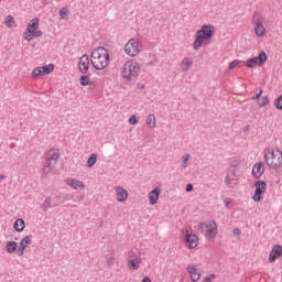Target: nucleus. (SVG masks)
<instances>
[{
    "instance_id": "f257e3e1",
    "label": "nucleus",
    "mask_w": 282,
    "mask_h": 282,
    "mask_svg": "<svg viewBox=\"0 0 282 282\" xmlns=\"http://www.w3.org/2000/svg\"><path fill=\"white\" fill-rule=\"evenodd\" d=\"M215 37V26L213 24H204L195 33V40L193 42V50L197 52L200 47L210 45Z\"/></svg>"
},
{
    "instance_id": "f03ea898",
    "label": "nucleus",
    "mask_w": 282,
    "mask_h": 282,
    "mask_svg": "<svg viewBox=\"0 0 282 282\" xmlns=\"http://www.w3.org/2000/svg\"><path fill=\"white\" fill-rule=\"evenodd\" d=\"M109 50L105 48L104 46L93 50L90 54V63L94 69H97V72L107 69V67H109Z\"/></svg>"
},
{
    "instance_id": "7ed1b4c3",
    "label": "nucleus",
    "mask_w": 282,
    "mask_h": 282,
    "mask_svg": "<svg viewBox=\"0 0 282 282\" xmlns=\"http://www.w3.org/2000/svg\"><path fill=\"white\" fill-rule=\"evenodd\" d=\"M142 67L135 59H130L121 67V79L126 83H133L138 76H140Z\"/></svg>"
},
{
    "instance_id": "20e7f679",
    "label": "nucleus",
    "mask_w": 282,
    "mask_h": 282,
    "mask_svg": "<svg viewBox=\"0 0 282 282\" xmlns=\"http://www.w3.org/2000/svg\"><path fill=\"white\" fill-rule=\"evenodd\" d=\"M41 20L39 18H33L29 21L26 29L22 35V39L30 43L32 39H41L43 36V31H41Z\"/></svg>"
},
{
    "instance_id": "39448f33",
    "label": "nucleus",
    "mask_w": 282,
    "mask_h": 282,
    "mask_svg": "<svg viewBox=\"0 0 282 282\" xmlns=\"http://www.w3.org/2000/svg\"><path fill=\"white\" fill-rule=\"evenodd\" d=\"M264 161L267 163V166L269 169H272L273 171H276L278 169H281L282 166V151L276 149H267L264 151Z\"/></svg>"
},
{
    "instance_id": "423d86ee",
    "label": "nucleus",
    "mask_w": 282,
    "mask_h": 282,
    "mask_svg": "<svg viewBox=\"0 0 282 282\" xmlns=\"http://www.w3.org/2000/svg\"><path fill=\"white\" fill-rule=\"evenodd\" d=\"M61 158V151L56 148L50 149L46 153V165L43 167V172L48 174L54 171V166L58 163Z\"/></svg>"
},
{
    "instance_id": "0eeeda50",
    "label": "nucleus",
    "mask_w": 282,
    "mask_h": 282,
    "mask_svg": "<svg viewBox=\"0 0 282 282\" xmlns=\"http://www.w3.org/2000/svg\"><path fill=\"white\" fill-rule=\"evenodd\" d=\"M142 52V42L138 37L130 39L124 45V54L130 58H135Z\"/></svg>"
},
{
    "instance_id": "6e6552de",
    "label": "nucleus",
    "mask_w": 282,
    "mask_h": 282,
    "mask_svg": "<svg viewBox=\"0 0 282 282\" xmlns=\"http://www.w3.org/2000/svg\"><path fill=\"white\" fill-rule=\"evenodd\" d=\"M198 230H202V232H205V237L206 239H208V241H213L217 237V232H218L217 223L215 220L200 223L198 225Z\"/></svg>"
},
{
    "instance_id": "1a4fd4ad",
    "label": "nucleus",
    "mask_w": 282,
    "mask_h": 282,
    "mask_svg": "<svg viewBox=\"0 0 282 282\" xmlns=\"http://www.w3.org/2000/svg\"><path fill=\"white\" fill-rule=\"evenodd\" d=\"M181 237L185 243V247L188 250H194V248H197V246H199V237H197V235L193 234V231H191V228H184L182 230Z\"/></svg>"
},
{
    "instance_id": "9d476101",
    "label": "nucleus",
    "mask_w": 282,
    "mask_h": 282,
    "mask_svg": "<svg viewBox=\"0 0 282 282\" xmlns=\"http://www.w3.org/2000/svg\"><path fill=\"white\" fill-rule=\"evenodd\" d=\"M252 25L257 36H264L265 26H263V17L259 12H254L252 15Z\"/></svg>"
},
{
    "instance_id": "9b49d317",
    "label": "nucleus",
    "mask_w": 282,
    "mask_h": 282,
    "mask_svg": "<svg viewBox=\"0 0 282 282\" xmlns=\"http://www.w3.org/2000/svg\"><path fill=\"white\" fill-rule=\"evenodd\" d=\"M256 192L253 195V202H261L262 194L265 193L268 188V183L265 181H258L254 183Z\"/></svg>"
},
{
    "instance_id": "f8f14e48",
    "label": "nucleus",
    "mask_w": 282,
    "mask_h": 282,
    "mask_svg": "<svg viewBox=\"0 0 282 282\" xmlns=\"http://www.w3.org/2000/svg\"><path fill=\"white\" fill-rule=\"evenodd\" d=\"M265 61H268V55L265 54V52L261 51L258 57L248 59V67L249 68L261 67V65H263Z\"/></svg>"
},
{
    "instance_id": "ddd939ff",
    "label": "nucleus",
    "mask_w": 282,
    "mask_h": 282,
    "mask_svg": "<svg viewBox=\"0 0 282 282\" xmlns=\"http://www.w3.org/2000/svg\"><path fill=\"white\" fill-rule=\"evenodd\" d=\"M29 246H32V236H24L19 243V248L17 251V257H23L25 254V250H28Z\"/></svg>"
},
{
    "instance_id": "4468645a",
    "label": "nucleus",
    "mask_w": 282,
    "mask_h": 282,
    "mask_svg": "<svg viewBox=\"0 0 282 282\" xmlns=\"http://www.w3.org/2000/svg\"><path fill=\"white\" fill-rule=\"evenodd\" d=\"M54 72V64H48L45 66H40L33 69L32 76L39 77V76H47Z\"/></svg>"
},
{
    "instance_id": "2eb2a0df",
    "label": "nucleus",
    "mask_w": 282,
    "mask_h": 282,
    "mask_svg": "<svg viewBox=\"0 0 282 282\" xmlns=\"http://www.w3.org/2000/svg\"><path fill=\"white\" fill-rule=\"evenodd\" d=\"M115 197L120 204H124L129 199V192L122 186H115Z\"/></svg>"
},
{
    "instance_id": "dca6fc26",
    "label": "nucleus",
    "mask_w": 282,
    "mask_h": 282,
    "mask_svg": "<svg viewBox=\"0 0 282 282\" xmlns=\"http://www.w3.org/2000/svg\"><path fill=\"white\" fill-rule=\"evenodd\" d=\"M187 273L189 274V279L192 282H197L199 279H202V271L197 269L196 264H189L186 268Z\"/></svg>"
},
{
    "instance_id": "f3484780",
    "label": "nucleus",
    "mask_w": 282,
    "mask_h": 282,
    "mask_svg": "<svg viewBox=\"0 0 282 282\" xmlns=\"http://www.w3.org/2000/svg\"><path fill=\"white\" fill-rule=\"evenodd\" d=\"M162 194V189L160 187H155L154 189L148 193V199L150 206H155L158 202H160V195Z\"/></svg>"
},
{
    "instance_id": "a211bd4d",
    "label": "nucleus",
    "mask_w": 282,
    "mask_h": 282,
    "mask_svg": "<svg viewBox=\"0 0 282 282\" xmlns=\"http://www.w3.org/2000/svg\"><path fill=\"white\" fill-rule=\"evenodd\" d=\"M65 184L74 191H83L85 188V183H83V181H78L77 178L68 177L65 180Z\"/></svg>"
},
{
    "instance_id": "6ab92c4d",
    "label": "nucleus",
    "mask_w": 282,
    "mask_h": 282,
    "mask_svg": "<svg viewBox=\"0 0 282 282\" xmlns=\"http://www.w3.org/2000/svg\"><path fill=\"white\" fill-rule=\"evenodd\" d=\"M78 69L82 74H87L89 72V55L84 54L78 62Z\"/></svg>"
},
{
    "instance_id": "aec40b11",
    "label": "nucleus",
    "mask_w": 282,
    "mask_h": 282,
    "mask_svg": "<svg viewBox=\"0 0 282 282\" xmlns=\"http://www.w3.org/2000/svg\"><path fill=\"white\" fill-rule=\"evenodd\" d=\"M263 173H265V165H263V162H258L252 167V175L256 177V180H259L263 176Z\"/></svg>"
},
{
    "instance_id": "412c9836",
    "label": "nucleus",
    "mask_w": 282,
    "mask_h": 282,
    "mask_svg": "<svg viewBox=\"0 0 282 282\" xmlns=\"http://www.w3.org/2000/svg\"><path fill=\"white\" fill-rule=\"evenodd\" d=\"M279 257H282V246L275 245L269 254V263H274Z\"/></svg>"
},
{
    "instance_id": "4be33fe9",
    "label": "nucleus",
    "mask_w": 282,
    "mask_h": 282,
    "mask_svg": "<svg viewBox=\"0 0 282 282\" xmlns=\"http://www.w3.org/2000/svg\"><path fill=\"white\" fill-rule=\"evenodd\" d=\"M4 249L7 254H17V252H19V242L9 240L6 242Z\"/></svg>"
},
{
    "instance_id": "5701e85b",
    "label": "nucleus",
    "mask_w": 282,
    "mask_h": 282,
    "mask_svg": "<svg viewBox=\"0 0 282 282\" xmlns=\"http://www.w3.org/2000/svg\"><path fill=\"white\" fill-rule=\"evenodd\" d=\"M127 265L129 270H140V265H142V259L139 257H130L128 259Z\"/></svg>"
},
{
    "instance_id": "b1692460",
    "label": "nucleus",
    "mask_w": 282,
    "mask_h": 282,
    "mask_svg": "<svg viewBox=\"0 0 282 282\" xmlns=\"http://www.w3.org/2000/svg\"><path fill=\"white\" fill-rule=\"evenodd\" d=\"M237 174H235V172H230L227 174L225 178V184L229 188H235V186H237Z\"/></svg>"
},
{
    "instance_id": "393cba45",
    "label": "nucleus",
    "mask_w": 282,
    "mask_h": 282,
    "mask_svg": "<svg viewBox=\"0 0 282 282\" xmlns=\"http://www.w3.org/2000/svg\"><path fill=\"white\" fill-rule=\"evenodd\" d=\"M145 123L148 124L149 129H155V127H158V119L155 118V115H148Z\"/></svg>"
},
{
    "instance_id": "a878e982",
    "label": "nucleus",
    "mask_w": 282,
    "mask_h": 282,
    "mask_svg": "<svg viewBox=\"0 0 282 282\" xmlns=\"http://www.w3.org/2000/svg\"><path fill=\"white\" fill-rule=\"evenodd\" d=\"M193 67V58L191 57H185L181 62V68L183 72H188Z\"/></svg>"
},
{
    "instance_id": "bb28decb",
    "label": "nucleus",
    "mask_w": 282,
    "mask_h": 282,
    "mask_svg": "<svg viewBox=\"0 0 282 282\" xmlns=\"http://www.w3.org/2000/svg\"><path fill=\"white\" fill-rule=\"evenodd\" d=\"M13 229L15 232H23V230H25V220H23V218L17 219L13 224Z\"/></svg>"
},
{
    "instance_id": "cd10ccee",
    "label": "nucleus",
    "mask_w": 282,
    "mask_h": 282,
    "mask_svg": "<svg viewBox=\"0 0 282 282\" xmlns=\"http://www.w3.org/2000/svg\"><path fill=\"white\" fill-rule=\"evenodd\" d=\"M4 25L7 28H9V30H12V29L17 28V20L14 19L13 15H7L4 18Z\"/></svg>"
},
{
    "instance_id": "c85d7f7f",
    "label": "nucleus",
    "mask_w": 282,
    "mask_h": 282,
    "mask_svg": "<svg viewBox=\"0 0 282 282\" xmlns=\"http://www.w3.org/2000/svg\"><path fill=\"white\" fill-rule=\"evenodd\" d=\"M79 83H80L82 87H88V86L94 85V82H93L91 78H90L89 76H87V75L80 76Z\"/></svg>"
},
{
    "instance_id": "c756f323",
    "label": "nucleus",
    "mask_w": 282,
    "mask_h": 282,
    "mask_svg": "<svg viewBox=\"0 0 282 282\" xmlns=\"http://www.w3.org/2000/svg\"><path fill=\"white\" fill-rule=\"evenodd\" d=\"M96 162H98V155L96 153L90 154V156L87 160L88 169H91V166H94V164H96Z\"/></svg>"
},
{
    "instance_id": "7c9ffc66",
    "label": "nucleus",
    "mask_w": 282,
    "mask_h": 282,
    "mask_svg": "<svg viewBox=\"0 0 282 282\" xmlns=\"http://www.w3.org/2000/svg\"><path fill=\"white\" fill-rule=\"evenodd\" d=\"M48 208H52V197L51 196L46 197L42 205V209L44 210V213H47Z\"/></svg>"
},
{
    "instance_id": "2f4dec72",
    "label": "nucleus",
    "mask_w": 282,
    "mask_h": 282,
    "mask_svg": "<svg viewBox=\"0 0 282 282\" xmlns=\"http://www.w3.org/2000/svg\"><path fill=\"white\" fill-rule=\"evenodd\" d=\"M259 107H268L270 105V98L263 96L260 101H258Z\"/></svg>"
},
{
    "instance_id": "473e14b6",
    "label": "nucleus",
    "mask_w": 282,
    "mask_h": 282,
    "mask_svg": "<svg viewBox=\"0 0 282 282\" xmlns=\"http://www.w3.org/2000/svg\"><path fill=\"white\" fill-rule=\"evenodd\" d=\"M59 17H61V19H67L69 17V9L68 8H62L59 10Z\"/></svg>"
},
{
    "instance_id": "72a5a7b5",
    "label": "nucleus",
    "mask_w": 282,
    "mask_h": 282,
    "mask_svg": "<svg viewBox=\"0 0 282 282\" xmlns=\"http://www.w3.org/2000/svg\"><path fill=\"white\" fill-rule=\"evenodd\" d=\"M188 160H191V154H184L182 156V162H183L182 167L183 169H187L188 167Z\"/></svg>"
},
{
    "instance_id": "f704fd0d",
    "label": "nucleus",
    "mask_w": 282,
    "mask_h": 282,
    "mask_svg": "<svg viewBox=\"0 0 282 282\" xmlns=\"http://www.w3.org/2000/svg\"><path fill=\"white\" fill-rule=\"evenodd\" d=\"M275 108L279 109L280 111L282 110V95H280L275 100H274Z\"/></svg>"
},
{
    "instance_id": "c9c22d12",
    "label": "nucleus",
    "mask_w": 282,
    "mask_h": 282,
    "mask_svg": "<svg viewBox=\"0 0 282 282\" xmlns=\"http://www.w3.org/2000/svg\"><path fill=\"white\" fill-rule=\"evenodd\" d=\"M128 122L129 124H138V117L135 115L130 116Z\"/></svg>"
},
{
    "instance_id": "e433bc0d",
    "label": "nucleus",
    "mask_w": 282,
    "mask_h": 282,
    "mask_svg": "<svg viewBox=\"0 0 282 282\" xmlns=\"http://www.w3.org/2000/svg\"><path fill=\"white\" fill-rule=\"evenodd\" d=\"M239 65V61H234L229 64V69H235V67H237Z\"/></svg>"
},
{
    "instance_id": "4c0bfd02",
    "label": "nucleus",
    "mask_w": 282,
    "mask_h": 282,
    "mask_svg": "<svg viewBox=\"0 0 282 282\" xmlns=\"http://www.w3.org/2000/svg\"><path fill=\"white\" fill-rule=\"evenodd\" d=\"M215 281V274H210L204 279V282H213Z\"/></svg>"
},
{
    "instance_id": "58836bf2",
    "label": "nucleus",
    "mask_w": 282,
    "mask_h": 282,
    "mask_svg": "<svg viewBox=\"0 0 282 282\" xmlns=\"http://www.w3.org/2000/svg\"><path fill=\"white\" fill-rule=\"evenodd\" d=\"M232 235H234V237H240L241 230H240L239 228H235V229L232 230Z\"/></svg>"
},
{
    "instance_id": "ea45409f",
    "label": "nucleus",
    "mask_w": 282,
    "mask_h": 282,
    "mask_svg": "<svg viewBox=\"0 0 282 282\" xmlns=\"http://www.w3.org/2000/svg\"><path fill=\"white\" fill-rule=\"evenodd\" d=\"M261 94H263V90H260L256 96H253L252 100H259V98H261Z\"/></svg>"
},
{
    "instance_id": "a19ab883",
    "label": "nucleus",
    "mask_w": 282,
    "mask_h": 282,
    "mask_svg": "<svg viewBox=\"0 0 282 282\" xmlns=\"http://www.w3.org/2000/svg\"><path fill=\"white\" fill-rule=\"evenodd\" d=\"M230 198H225L224 205L226 206V208H230Z\"/></svg>"
},
{
    "instance_id": "79ce46f5",
    "label": "nucleus",
    "mask_w": 282,
    "mask_h": 282,
    "mask_svg": "<svg viewBox=\"0 0 282 282\" xmlns=\"http://www.w3.org/2000/svg\"><path fill=\"white\" fill-rule=\"evenodd\" d=\"M191 191H193V184H187L186 185V192L191 193Z\"/></svg>"
},
{
    "instance_id": "37998d69",
    "label": "nucleus",
    "mask_w": 282,
    "mask_h": 282,
    "mask_svg": "<svg viewBox=\"0 0 282 282\" xmlns=\"http://www.w3.org/2000/svg\"><path fill=\"white\" fill-rule=\"evenodd\" d=\"M142 282H151V278L145 276V278H143Z\"/></svg>"
},
{
    "instance_id": "c03bdc74",
    "label": "nucleus",
    "mask_w": 282,
    "mask_h": 282,
    "mask_svg": "<svg viewBox=\"0 0 282 282\" xmlns=\"http://www.w3.org/2000/svg\"><path fill=\"white\" fill-rule=\"evenodd\" d=\"M0 180H6V175L0 174Z\"/></svg>"
}]
</instances>
